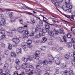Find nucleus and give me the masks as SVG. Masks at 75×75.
I'll use <instances>...</instances> for the list:
<instances>
[{"mask_svg":"<svg viewBox=\"0 0 75 75\" xmlns=\"http://www.w3.org/2000/svg\"><path fill=\"white\" fill-rule=\"evenodd\" d=\"M48 24H49V25H51V26H54V27H58V26H59V25H57V24H50V23H48Z\"/></svg>","mask_w":75,"mask_h":75,"instance_id":"obj_21","label":"nucleus"},{"mask_svg":"<svg viewBox=\"0 0 75 75\" xmlns=\"http://www.w3.org/2000/svg\"><path fill=\"white\" fill-rule=\"evenodd\" d=\"M0 33L2 34H5V31L1 29L0 30Z\"/></svg>","mask_w":75,"mask_h":75,"instance_id":"obj_25","label":"nucleus"},{"mask_svg":"<svg viewBox=\"0 0 75 75\" xmlns=\"http://www.w3.org/2000/svg\"><path fill=\"white\" fill-rule=\"evenodd\" d=\"M17 44L18 43H14L13 44V46L14 47H16L17 46Z\"/></svg>","mask_w":75,"mask_h":75,"instance_id":"obj_45","label":"nucleus"},{"mask_svg":"<svg viewBox=\"0 0 75 75\" xmlns=\"http://www.w3.org/2000/svg\"><path fill=\"white\" fill-rule=\"evenodd\" d=\"M62 65L64 67H67V63H64L62 64Z\"/></svg>","mask_w":75,"mask_h":75,"instance_id":"obj_60","label":"nucleus"},{"mask_svg":"<svg viewBox=\"0 0 75 75\" xmlns=\"http://www.w3.org/2000/svg\"><path fill=\"white\" fill-rule=\"evenodd\" d=\"M39 23L40 25H43V22H42V20H40V21L39 22Z\"/></svg>","mask_w":75,"mask_h":75,"instance_id":"obj_40","label":"nucleus"},{"mask_svg":"<svg viewBox=\"0 0 75 75\" xmlns=\"http://www.w3.org/2000/svg\"><path fill=\"white\" fill-rule=\"evenodd\" d=\"M24 32L25 33V34H27L28 35V34H29V32L27 31L24 30Z\"/></svg>","mask_w":75,"mask_h":75,"instance_id":"obj_48","label":"nucleus"},{"mask_svg":"<svg viewBox=\"0 0 75 75\" xmlns=\"http://www.w3.org/2000/svg\"><path fill=\"white\" fill-rule=\"evenodd\" d=\"M11 13L10 14V18L11 20V23L13 22H15L16 21V17H13V12H10Z\"/></svg>","mask_w":75,"mask_h":75,"instance_id":"obj_1","label":"nucleus"},{"mask_svg":"<svg viewBox=\"0 0 75 75\" xmlns=\"http://www.w3.org/2000/svg\"><path fill=\"white\" fill-rule=\"evenodd\" d=\"M18 31L19 33H23L24 31V29L22 27H19L18 29Z\"/></svg>","mask_w":75,"mask_h":75,"instance_id":"obj_9","label":"nucleus"},{"mask_svg":"<svg viewBox=\"0 0 75 75\" xmlns=\"http://www.w3.org/2000/svg\"><path fill=\"white\" fill-rule=\"evenodd\" d=\"M22 60L23 61H24L25 62H27V61L28 60V58H25L24 57H23L22 58Z\"/></svg>","mask_w":75,"mask_h":75,"instance_id":"obj_16","label":"nucleus"},{"mask_svg":"<svg viewBox=\"0 0 75 75\" xmlns=\"http://www.w3.org/2000/svg\"><path fill=\"white\" fill-rule=\"evenodd\" d=\"M13 48V46H12V45H10V50H11L12 48Z\"/></svg>","mask_w":75,"mask_h":75,"instance_id":"obj_63","label":"nucleus"},{"mask_svg":"<svg viewBox=\"0 0 75 75\" xmlns=\"http://www.w3.org/2000/svg\"><path fill=\"white\" fill-rule=\"evenodd\" d=\"M48 44L50 45H52V42L51 41H50L48 43Z\"/></svg>","mask_w":75,"mask_h":75,"instance_id":"obj_55","label":"nucleus"},{"mask_svg":"<svg viewBox=\"0 0 75 75\" xmlns=\"http://www.w3.org/2000/svg\"><path fill=\"white\" fill-rule=\"evenodd\" d=\"M40 28L38 27L37 28H36L35 29H34V30H33V32L34 33H37V32H38V31H40Z\"/></svg>","mask_w":75,"mask_h":75,"instance_id":"obj_8","label":"nucleus"},{"mask_svg":"<svg viewBox=\"0 0 75 75\" xmlns=\"http://www.w3.org/2000/svg\"><path fill=\"white\" fill-rule=\"evenodd\" d=\"M55 63L56 64H57V65H58V64H60V62H59V60H57V59H56L55 60Z\"/></svg>","mask_w":75,"mask_h":75,"instance_id":"obj_31","label":"nucleus"},{"mask_svg":"<svg viewBox=\"0 0 75 75\" xmlns=\"http://www.w3.org/2000/svg\"><path fill=\"white\" fill-rule=\"evenodd\" d=\"M19 21L20 24H23V20L22 19H20Z\"/></svg>","mask_w":75,"mask_h":75,"instance_id":"obj_43","label":"nucleus"},{"mask_svg":"<svg viewBox=\"0 0 75 75\" xmlns=\"http://www.w3.org/2000/svg\"><path fill=\"white\" fill-rule=\"evenodd\" d=\"M67 36L68 38H70L72 37V34L70 33H68L67 35Z\"/></svg>","mask_w":75,"mask_h":75,"instance_id":"obj_20","label":"nucleus"},{"mask_svg":"<svg viewBox=\"0 0 75 75\" xmlns=\"http://www.w3.org/2000/svg\"><path fill=\"white\" fill-rule=\"evenodd\" d=\"M61 20H62V21H64V22H65V23H69V24H70L71 25H72V24H71L70 23H69V22L65 21V20H63V19H61Z\"/></svg>","mask_w":75,"mask_h":75,"instance_id":"obj_54","label":"nucleus"},{"mask_svg":"<svg viewBox=\"0 0 75 75\" xmlns=\"http://www.w3.org/2000/svg\"><path fill=\"white\" fill-rule=\"evenodd\" d=\"M63 39L65 42H67V38L65 37H63Z\"/></svg>","mask_w":75,"mask_h":75,"instance_id":"obj_53","label":"nucleus"},{"mask_svg":"<svg viewBox=\"0 0 75 75\" xmlns=\"http://www.w3.org/2000/svg\"><path fill=\"white\" fill-rule=\"evenodd\" d=\"M28 59L29 61H31L33 60V57H32L29 56L28 57Z\"/></svg>","mask_w":75,"mask_h":75,"instance_id":"obj_34","label":"nucleus"},{"mask_svg":"<svg viewBox=\"0 0 75 75\" xmlns=\"http://www.w3.org/2000/svg\"><path fill=\"white\" fill-rule=\"evenodd\" d=\"M49 59L50 61H52L53 62H54V57L52 56L49 57Z\"/></svg>","mask_w":75,"mask_h":75,"instance_id":"obj_18","label":"nucleus"},{"mask_svg":"<svg viewBox=\"0 0 75 75\" xmlns=\"http://www.w3.org/2000/svg\"><path fill=\"white\" fill-rule=\"evenodd\" d=\"M48 33L50 36H52V37L54 36V33L51 30H49Z\"/></svg>","mask_w":75,"mask_h":75,"instance_id":"obj_13","label":"nucleus"},{"mask_svg":"<svg viewBox=\"0 0 75 75\" xmlns=\"http://www.w3.org/2000/svg\"><path fill=\"white\" fill-rule=\"evenodd\" d=\"M64 16L66 17H67V18H69L70 17V16L69 15H65V14Z\"/></svg>","mask_w":75,"mask_h":75,"instance_id":"obj_59","label":"nucleus"},{"mask_svg":"<svg viewBox=\"0 0 75 75\" xmlns=\"http://www.w3.org/2000/svg\"><path fill=\"white\" fill-rule=\"evenodd\" d=\"M23 37L25 38H27L28 37V35L27 34H24L23 35Z\"/></svg>","mask_w":75,"mask_h":75,"instance_id":"obj_30","label":"nucleus"},{"mask_svg":"<svg viewBox=\"0 0 75 75\" xmlns=\"http://www.w3.org/2000/svg\"><path fill=\"white\" fill-rule=\"evenodd\" d=\"M32 43V41L31 40H28V46L29 48H31L32 47V45H31V44Z\"/></svg>","mask_w":75,"mask_h":75,"instance_id":"obj_6","label":"nucleus"},{"mask_svg":"<svg viewBox=\"0 0 75 75\" xmlns=\"http://www.w3.org/2000/svg\"><path fill=\"white\" fill-rule=\"evenodd\" d=\"M29 69L30 71V74H31V75L33 74L34 72L33 71H34V66H30L29 67Z\"/></svg>","mask_w":75,"mask_h":75,"instance_id":"obj_3","label":"nucleus"},{"mask_svg":"<svg viewBox=\"0 0 75 75\" xmlns=\"http://www.w3.org/2000/svg\"><path fill=\"white\" fill-rule=\"evenodd\" d=\"M38 73L39 74H41V72H42V70L40 69H39L38 71Z\"/></svg>","mask_w":75,"mask_h":75,"instance_id":"obj_46","label":"nucleus"},{"mask_svg":"<svg viewBox=\"0 0 75 75\" xmlns=\"http://www.w3.org/2000/svg\"><path fill=\"white\" fill-rule=\"evenodd\" d=\"M68 72L67 70H65L64 71V74L65 75H67L68 74Z\"/></svg>","mask_w":75,"mask_h":75,"instance_id":"obj_44","label":"nucleus"},{"mask_svg":"<svg viewBox=\"0 0 75 75\" xmlns=\"http://www.w3.org/2000/svg\"><path fill=\"white\" fill-rule=\"evenodd\" d=\"M12 41L14 43H18L20 42V40L18 38H13L12 39Z\"/></svg>","mask_w":75,"mask_h":75,"instance_id":"obj_4","label":"nucleus"},{"mask_svg":"<svg viewBox=\"0 0 75 75\" xmlns=\"http://www.w3.org/2000/svg\"><path fill=\"white\" fill-rule=\"evenodd\" d=\"M39 34H40V36H44L45 35V33H44L42 31H40L39 32Z\"/></svg>","mask_w":75,"mask_h":75,"instance_id":"obj_19","label":"nucleus"},{"mask_svg":"<svg viewBox=\"0 0 75 75\" xmlns=\"http://www.w3.org/2000/svg\"><path fill=\"white\" fill-rule=\"evenodd\" d=\"M63 10L64 11H67L68 10V6H67V5H63Z\"/></svg>","mask_w":75,"mask_h":75,"instance_id":"obj_10","label":"nucleus"},{"mask_svg":"<svg viewBox=\"0 0 75 75\" xmlns=\"http://www.w3.org/2000/svg\"><path fill=\"white\" fill-rule=\"evenodd\" d=\"M15 63L17 64V65L16 66V69L17 70L19 69L20 68V66L19 65V64L20 63V61L18 59H16L15 60Z\"/></svg>","mask_w":75,"mask_h":75,"instance_id":"obj_2","label":"nucleus"},{"mask_svg":"<svg viewBox=\"0 0 75 75\" xmlns=\"http://www.w3.org/2000/svg\"><path fill=\"white\" fill-rule=\"evenodd\" d=\"M2 47H4V48H5V47H6V45H5V44H2Z\"/></svg>","mask_w":75,"mask_h":75,"instance_id":"obj_62","label":"nucleus"},{"mask_svg":"<svg viewBox=\"0 0 75 75\" xmlns=\"http://www.w3.org/2000/svg\"><path fill=\"white\" fill-rule=\"evenodd\" d=\"M65 58L66 59H69V57H70L69 55L68 54H66L65 55Z\"/></svg>","mask_w":75,"mask_h":75,"instance_id":"obj_32","label":"nucleus"},{"mask_svg":"<svg viewBox=\"0 0 75 75\" xmlns=\"http://www.w3.org/2000/svg\"><path fill=\"white\" fill-rule=\"evenodd\" d=\"M69 74L70 75H74V73L72 70H71L69 71Z\"/></svg>","mask_w":75,"mask_h":75,"instance_id":"obj_41","label":"nucleus"},{"mask_svg":"<svg viewBox=\"0 0 75 75\" xmlns=\"http://www.w3.org/2000/svg\"><path fill=\"white\" fill-rule=\"evenodd\" d=\"M5 73L7 75H10V71L8 69L6 70L5 72Z\"/></svg>","mask_w":75,"mask_h":75,"instance_id":"obj_24","label":"nucleus"},{"mask_svg":"<svg viewBox=\"0 0 75 75\" xmlns=\"http://www.w3.org/2000/svg\"><path fill=\"white\" fill-rule=\"evenodd\" d=\"M67 45L69 48H71L72 47V43L71 42H68L67 43Z\"/></svg>","mask_w":75,"mask_h":75,"instance_id":"obj_11","label":"nucleus"},{"mask_svg":"<svg viewBox=\"0 0 75 75\" xmlns=\"http://www.w3.org/2000/svg\"><path fill=\"white\" fill-rule=\"evenodd\" d=\"M35 21L34 20H32L31 21V23L32 24H35Z\"/></svg>","mask_w":75,"mask_h":75,"instance_id":"obj_38","label":"nucleus"},{"mask_svg":"<svg viewBox=\"0 0 75 75\" xmlns=\"http://www.w3.org/2000/svg\"><path fill=\"white\" fill-rule=\"evenodd\" d=\"M37 55H38V54L36 53V55L34 56L33 57L34 58L36 59H38L40 58V57Z\"/></svg>","mask_w":75,"mask_h":75,"instance_id":"obj_15","label":"nucleus"},{"mask_svg":"<svg viewBox=\"0 0 75 75\" xmlns=\"http://www.w3.org/2000/svg\"><path fill=\"white\" fill-rule=\"evenodd\" d=\"M43 21H44V22H45V23H46V24H48V22H47L46 21V20H47V19L45 17H43Z\"/></svg>","mask_w":75,"mask_h":75,"instance_id":"obj_35","label":"nucleus"},{"mask_svg":"<svg viewBox=\"0 0 75 75\" xmlns=\"http://www.w3.org/2000/svg\"><path fill=\"white\" fill-rule=\"evenodd\" d=\"M16 52L17 54H21V48H18L16 49Z\"/></svg>","mask_w":75,"mask_h":75,"instance_id":"obj_12","label":"nucleus"},{"mask_svg":"<svg viewBox=\"0 0 75 75\" xmlns=\"http://www.w3.org/2000/svg\"><path fill=\"white\" fill-rule=\"evenodd\" d=\"M0 24L1 25H4L6 24V21L4 19H3L0 21Z\"/></svg>","mask_w":75,"mask_h":75,"instance_id":"obj_7","label":"nucleus"},{"mask_svg":"<svg viewBox=\"0 0 75 75\" xmlns=\"http://www.w3.org/2000/svg\"><path fill=\"white\" fill-rule=\"evenodd\" d=\"M8 66H9V65H8V64L7 63H6L5 64H4V68H8Z\"/></svg>","mask_w":75,"mask_h":75,"instance_id":"obj_42","label":"nucleus"},{"mask_svg":"<svg viewBox=\"0 0 75 75\" xmlns=\"http://www.w3.org/2000/svg\"><path fill=\"white\" fill-rule=\"evenodd\" d=\"M71 41L72 43H75V38H73L71 39Z\"/></svg>","mask_w":75,"mask_h":75,"instance_id":"obj_27","label":"nucleus"},{"mask_svg":"<svg viewBox=\"0 0 75 75\" xmlns=\"http://www.w3.org/2000/svg\"><path fill=\"white\" fill-rule=\"evenodd\" d=\"M30 69H25V72H29V71H30Z\"/></svg>","mask_w":75,"mask_h":75,"instance_id":"obj_61","label":"nucleus"},{"mask_svg":"<svg viewBox=\"0 0 75 75\" xmlns=\"http://www.w3.org/2000/svg\"><path fill=\"white\" fill-rule=\"evenodd\" d=\"M45 27L46 29H47V30H50V26L48 25H45Z\"/></svg>","mask_w":75,"mask_h":75,"instance_id":"obj_23","label":"nucleus"},{"mask_svg":"<svg viewBox=\"0 0 75 75\" xmlns=\"http://www.w3.org/2000/svg\"><path fill=\"white\" fill-rule=\"evenodd\" d=\"M71 63L74 66H75V62L74 61H72L71 62Z\"/></svg>","mask_w":75,"mask_h":75,"instance_id":"obj_51","label":"nucleus"},{"mask_svg":"<svg viewBox=\"0 0 75 75\" xmlns=\"http://www.w3.org/2000/svg\"><path fill=\"white\" fill-rule=\"evenodd\" d=\"M58 33H59L60 34H64V31H63V30H58Z\"/></svg>","mask_w":75,"mask_h":75,"instance_id":"obj_33","label":"nucleus"},{"mask_svg":"<svg viewBox=\"0 0 75 75\" xmlns=\"http://www.w3.org/2000/svg\"><path fill=\"white\" fill-rule=\"evenodd\" d=\"M35 37L36 38H40L41 37V36L40 34H37L35 35Z\"/></svg>","mask_w":75,"mask_h":75,"instance_id":"obj_28","label":"nucleus"},{"mask_svg":"<svg viewBox=\"0 0 75 75\" xmlns=\"http://www.w3.org/2000/svg\"><path fill=\"white\" fill-rule=\"evenodd\" d=\"M43 63L44 65H47L48 63V62L47 60H46L43 61Z\"/></svg>","mask_w":75,"mask_h":75,"instance_id":"obj_26","label":"nucleus"},{"mask_svg":"<svg viewBox=\"0 0 75 75\" xmlns=\"http://www.w3.org/2000/svg\"><path fill=\"white\" fill-rule=\"evenodd\" d=\"M41 50H43V51H44L45 50V46H42V48H41Z\"/></svg>","mask_w":75,"mask_h":75,"instance_id":"obj_50","label":"nucleus"},{"mask_svg":"<svg viewBox=\"0 0 75 75\" xmlns=\"http://www.w3.org/2000/svg\"><path fill=\"white\" fill-rule=\"evenodd\" d=\"M23 8V9H24V10H26L28 9V8L26 7V6H23L22 7Z\"/></svg>","mask_w":75,"mask_h":75,"instance_id":"obj_58","label":"nucleus"},{"mask_svg":"<svg viewBox=\"0 0 75 75\" xmlns=\"http://www.w3.org/2000/svg\"><path fill=\"white\" fill-rule=\"evenodd\" d=\"M13 75H18V72L16 71L13 73Z\"/></svg>","mask_w":75,"mask_h":75,"instance_id":"obj_36","label":"nucleus"},{"mask_svg":"<svg viewBox=\"0 0 75 75\" xmlns=\"http://www.w3.org/2000/svg\"><path fill=\"white\" fill-rule=\"evenodd\" d=\"M42 40H43L44 42L46 41H47V38L45 37L43 38Z\"/></svg>","mask_w":75,"mask_h":75,"instance_id":"obj_49","label":"nucleus"},{"mask_svg":"<svg viewBox=\"0 0 75 75\" xmlns=\"http://www.w3.org/2000/svg\"><path fill=\"white\" fill-rule=\"evenodd\" d=\"M6 37V35H2L1 37V39H3V38H5Z\"/></svg>","mask_w":75,"mask_h":75,"instance_id":"obj_39","label":"nucleus"},{"mask_svg":"<svg viewBox=\"0 0 75 75\" xmlns=\"http://www.w3.org/2000/svg\"><path fill=\"white\" fill-rule=\"evenodd\" d=\"M29 36L30 37H32V36H34V33H31L29 34Z\"/></svg>","mask_w":75,"mask_h":75,"instance_id":"obj_56","label":"nucleus"},{"mask_svg":"<svg viewBox=\"0 0 75 75\" xmlns=\"http://www.w3.org/2000/svg\"><path fill=\"white\" fill-rule=\"evenodd\" d=\"M56 1H58L59 3H62V1H63V0H56Z\"/></svg>","mask_w":75,"mask_h":75,"instance_id":"obj_52","label":"nucleus"},{"mask_svg":"<svg viewBox=\"0 0 75 75\" xmlns=\"http://www.w3.org/2000/svg\"><path fill=\"white\" fill-rule=\"evenodd\" d=\"M26 44V43H25L22 42L21 44L23 49L25 51H26L27 50V48L25 47V46H26V45H25Z\"/></svg>","mask_w":75,"mask_h":75,"instance_id":"obj_5","label":"nucleus"},{"mask_svg":"<svg viewBox=\"0 0 75 75\" xmlns=\"http://www.w3.org/2000/svg\"><path fill=\"white\" fill-rule=\"evenodd\" d=\"M46 71H49V70H50V68L49 67H46Z\"/></svg>","mask_w":75,"mask_h":75,"instance_id":"obj_64","label":"nucleus"},{"mask_svg":"<svg viewBox=\"0 0 75 75\" xmlns=\"http://www.w3.org/2000/svg\"><path fill=\"white\" fill-rule=\"evenodd\" d=\"M42 31L44 33H47V29L45 28H43L42 29Z\"/></svg>","mask_w":75,"mask_h":75,"instance_id":"obj_29","label":"nucleus"},{"mask_svg":"<svg viewBox=\"0 0 75 75\" xmlns=\"http://www.w3.org/2000/svg\"><path fill=\"white\" fill-rule=\"evenodd\" d=\"M22 67L23 69H25L27 67V64L26 63L23 64L22 65Z\"/></svg>","mask_w":75,"mask_h":75,"instance_id":"obj_14","label":"nucleus"},{"mask_svg":"<svg viewBox=\"0 0 75 75\" xmlns=\"http://www.w3.org/2000/svg\"><path fill=\"white\" fill-rule=\"evenodd\" d=\"M5 54L6 55H8L9 54V52L8 51H6L5 52Z\"/></svg>","mask_w":75,"mask_h":75,"instance_id":"obj_47","label":"nucleus"},{"mask_svg":"<svg viewBox=\"0 0 75 75\" xmlns=\"http://www.w3.org/2000/svg\"><path fill=\"white\" fill-rule=\"evenodd\" d=\"M11 57H17L16 54L15 53L13 52L11 53Z\"/></svg>","mask_w":75,"mask_h":75,"instance_id":"obj_17","label":"nucleus"},{"mask_svg":"<svg viewBox=\"0 0 75 75\" xmlns=\"http://www.w3.org/2000/svg\"><path fill=\"white\" fill-rule=\"evenodd\" d=\"M27 14L28 15H31V16H33V13H30L28 12L27 13Z\"/></svg>","mask_w":75,"mask_h":75,"instance_id":"obj_57","label":"nucleus"},{"mask_svg":"<svg viewBox=\"0 0 75 75\" xmlns=\"http://www.w3.org/2000/svg\"><path fill=\"white\" fill-rule=\"evenodd\" d=\"M56 0L55 1V2L54 3V5L56 6H59V2L57 1H56Z\"/></svg>","mask_w":75,"mask_h":75,"instance_id":"obj_22","label":"nucleus"},{"mask_svg":"<svg viewBox=\"0 0 75 75\" xmlns=\"http://www.w3.org/2000/svg\"><path fill=\"white\" fill-rule=\"evenodd\" d=\"M70 1V0H65V3H66L67 4H69Z\"/></svg>","mask_w":75,"mask_h":75,"instance_id":"obj_37","label":"nucleus"}]
</instances>
